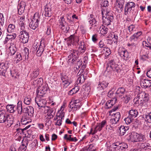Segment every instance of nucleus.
<instances>
[{
	"label": "nucleus",
	"instance_id": "1",
	"mask_svg": "<svg viewBox=\"0 0 151 151\" xmlns=\"http://www.w3.org/2000/svg\"><path fill=\"white\" fill-rule=\"evenodd\" d=\"M102 15V23L104 25L109 26L113 20V16L111 12L106 8L102 9L101 12Z\"/></svg>",
	"mask_w": 151,
	"mask_h": 151
},
{
	"label": "nucleus",
	"instance_id": "2",
	"mask_svg": "<svg viewBox=\"0 0 151 151\" xmlns=\"http://www.w3.org/2000/svg\"><path fill=\"white\" fill-rule=\"evenodd\" d=\"M5 123L6 126L10 127L13 124L12 118L7 114L5 110H0V123Z\"/></svg>",
	"mask_w": 151,
	"mask_h": 151
},
{
	"label": "nucleus",
	"instance_id": "3",
	"mask_svg": "<svg viewBox=\"0 0 151 151\" xmlns=\"http://www.w3.org/2000/svg\"><path fill=\"white\" fill-rule=\"evenodd\" d=\"M149 100V95L145 91L142 92L137 97L135 98L134 101L136 104H138L141 106H145Z\"/></svg>",
	"mask_w": 151,
	"mask_h": 151
},
{
	"label": "nucleus",
	"instance_id": "4",
	"mask_svg": "<svg viewBox=\"0 0 151 151\" xmlns=\"http://www.w3.org/2000/svg\"><path fill=\"white\" fill-rule=\"evenodd\" d=\"M26 28L20 29L19 37L20 41L24 44L28 42L29 39L28 33L26 31Z\"/></svg>",
	"mask_w": 151,
	"mask_h": 151
},
{
	"label": "nucleus",
	"instance_id": "5",
	"mask_svg": "<svg viewBox=\"0 0 151 151\" xmlns=\"http://www.w3.org/2000/svg\"><path fill=\"white\" fill-rule=\"evenodd\" d=\"M40 21V17L38 14L35 13L30 22L29 26L30 28L35 30L37 28L39 25V22Z\"/></svg>",
	"mask_w": 151,
	"mask_h": 151
},
{
	"label": "nucleus",
	"instance_id": "6",
	"mask_svg": "<svg viewBox=\"0 0 151 151\" xmlns=\"http://www.w3.org/2000/svg\"><path fill=\"white\" fill-rule=\"evenodd\" d=\"M130 139L133 142H144L146 140L145 136L141 133H134L131 136Z\"/></svg>",
	"mask_w": 151,
	"mask_h": 151
},
{
	"label": "nucleus",
	"instance_id": "7",
	"mask_svg": "<svg viewBox=\"0 0 151 151\" xmlns=\"http://www.w3.org/2000/svg\"><path fill=\"white\" fill-rule=\"evenodd\" d=\"M68 62L73 63L78 57V52L77 50H71L69 52Z\"/></svg>",
	"mask_w": 151,
	"mask_h": 151
},
{
	"label": "nucleus",
	"instance_id": "8",
	"mask_svg": "<svg viewBox=\"0 0 151 151\" xmlns=\"http://www.w3.org/2000/svg\"><path fill=\"white\" fill-rule=\"evenodd\" d=\"M136 4L135 3L132 1L129 2L125 4L124 9V14L125 15L129 14V12L132 10V8L135 7Z\"/></svg>",
	"mask_w": 151,
	"mask_h": 151
},
{
	"label": "nucleus",
	"instance_id": "9",
	"mask_svg": "<svg viewBox=\"0 0 151 151\" xmlns=\"http://www.w3.org/2000/svg\"><path fill=\"white\" fill-rule=\"evenodd\" d=\"M60 78L62 81L63 84L64 86L69 85L71 82L70 76H67L65 73L60 74Z\"/></svg>",
	"mask_w": 151,
	"mask_h": 151
},
{
	"label": "nucleus",
	"instance_id": "10",
	"mask_svg": "<svg viewBox=\"0 0 151 151\" xmlns=\"http://www.w3.org/2000/svg\"><path fill=\"white\" fill-rule=\"evenodd\" d=\"M130 42L127 44L129 49L132 52H134L138 48L139 45L138 41H130Z\"/></svg>",
	"mask_w": 151,
	"mask_h": 151
},
{
	"label": "nucleus",
	"instance_id": "11",
	"mask_svg": "<svg viewBox=\"0 0 151 151\" xmlns=\"http://www.w3.org/2000/svg\"><path fill=\"white\" fill-rule=\"evenodd\" d=\"M48 88L47 85H45L41 88H38L37 92V96L40 97H42L46 93L48 90Z\"/></svg>",
	"mask_w": 151,
	"mask_h": 151
},
{
	"label": "nucleus",
	"instance_id": "12",
	"mask_svg": "<svg viewBox=\"0 0 151 151\" xmlns=\"http://www.w3.org/2000/svg\"><path fill=\"white\" fill-rule=\"evenodd\" d=\"M124 1V0H116V3L114 5V9L116 10H120L122 11Z\"/></svg>",
	"mask_w": 151,
	"mask_h": 151
},
{
	"label": "nucleus",
	"instance_id": "13",
	"mask_svg": "<svg viewBox=\"0 0 151 151\" xmlns=\"http://www.w3.org/2000/svg\"><path fill=\"white\" fill-rule=\"evenodd\" d=\"M125 91V89L123 87L119 88L117 90L115 94V95L114 97H115L117 100L119 98H120L124 95Z\"/></svg>",
	"mask_w": 151,
	"mask_h": 151
},
{
	"label": "nucleus",
	"instance_id": "14",
	"mask_svg": "<svg viewBox=\"0 0 151 151\" xmlns=\"http://www.w3.org/2000/svg\"><path fill=\"white\" fill-rule=\"evenodd\" d=\"M23 112L27 114L29 116V117H31L34 113V108L31 106H28L24 108Z\"/></svg>",
	"mask_w": 151,
	"mask_h": 151
},
{
	"label": "nucleus",
	"instance_id": "15",
	"mask_svg": "<svg viewBox=\"0 0 151 151\" xmlns=\"http://www.w3.org/2000/svg\"><path fill=\"white\" fill-rule=\"evenodd\" d=\"M138 146L140 149L144 150H151V146L150 144L146 142L139 143Z\"/></svg>",
	"mask_w": 151,
	"mask_h": 151
},
{
	"label": "nucleus",
	"instance_id": "16",
	"mask_svg": "<svg viewBox=\"0 0 151 151\" xmlns=\"http://www.w3.org/2000/svg\"><path fill=\"white\" fill-rule=\"evenodd\" d=\"M43 12L44 15L46 17H50L52 15L51 9L50 4H47L45 7Z\"/></svg>",
	"mask_w": 151,
	"mask_h": 151
},
{
	"label": "nucleus",
	"instance_id": "17",
	"mask_svg": "<svg viewBox=\"0 0 151 151\" xmlns=\"http://www.w3.org/2000/svg\"><path fill=\"white\" fill-rule=\"evenodd\" d=\"M68 39L70 42L74 45L78 44L79 41V37L74 34L71 35Z\"/></svg>",
	"mask_w": 151,
	"mask_h": 151
},
{
	"label": "nucleus",
	"instance_id": "18",
	"mask_svg": "<svg viewBox=\"0 0 151 151\" xmlns=\"http://www.w3.org/2000/svg\"><path fill=\"white\" fill-rule=\"evenodd\" d=\"M35 101L38 107H40V109L44 106L46 103L44 99H40L39 97L35 99Z\"/></svg>",
	"mask_w": 151,
	"mask_h": 151
},
{
	"label": "nucleus",
	"instance_id": "19",
	"mask_svg": "<svg viewBox=\"0 0 151 151\" xmlns=\"http://www.w3.org/2000/svg\"><path fill=\"white\" fill-rule=\"evenodd\" d=\"M108 83L105 81H103L102 82H99L97 87L98 90H102L106 88L108 85Z\"/></svg>",
	"mask_w": 151,
	"mask_h": 151
},
{
	"label": "nucleus",
	"instance_id": "20",
	"mask_svg": "<svg viewBox=\"0 0 151 151\" xmlns=\"http://www.w3.org/2000/svg\"><path fill=\"white\" fill-rule=\"evenodd\" d=\"M149 80L142 78H140V85L142 88H147L149 87Z\"/></svg>",
	"mask_w": 151,
	"mask_h": 151
},
{
	"label": "nucleus",
	"instance_id": "21",
	"mask_svg": "<svg viewBox=\"0 0 151 151\" xmlns=\"http://www.w3.org/2000/svg\"><path fill=\"white\" fill-rule=\"evenodd\" d=\"M26 4L24 3H21L18 6V12L19 14L21 15L24 12Z\"/></svg>",
	"mask_w": 151,
	"mask_h": 151
},
{
	"label": "nucleus",
	"instance_id": "22",
	"mask_svg": "<svg viewBox=\"0 0 151 151\" xmlns=\"http://www.w3.org/2000/svg\"><path fill=\"white\" fill-rule=\"evenodd\" d=\"M118 146L117 148H119V151H125L126 150L128 147L127 144L124 142H118Z\"/></svg>",
	"mask_w": 151,
	"mask_h": 151
},
{
	"label": "nucleus",
	"instance_id": "23",
	"mask_svg": "<svg viewBox=\"0 0 151 151\" xmlns=\"http://www.w3.org/2000/svg\"><path fill=\"white\" fill-rule=\"evenodd\" d=\"M117 99L115 97L112 98V99L110 101H108L106 104L105 108L107 109H109L111 108L112 106L116 102Z\"/></svg>",
	"mask_w": 151,
	"mask_h": 151
},
{
	"label": "nucleus",
	"instance_id": "24",
	"mask_svg": "<svg viewBox=\"0 0 151 151\" xmlns=\"http://www.w3.org/2000/svg\"><path fill=\"white\" fill-rule=\"evenodd\" d=\"M16 37V35L15 33H12V34H7L4 42V43H6L9 41H12L15 39Z\"/></svg>",
	"mask_w": 151,
	"mask_h": 151
},
{
	"label": "nucleus",
	"instance_id": "25",
	"mask_svg": "<svg viewBox=\"0 0 151 151\" xmlns=\"http://www.w3.org/2000/svg\"><path fill=\"white\" fill-rule=\"evenodd\" d=\"M97 30L102 35H104L107 33L108 29L105 26H102L100 27Z\"/></svg>",
	"mask_w": 151,
	"mask_h": 151
},
{
	"label": "nucleus",
	"instance_id": "26",
	"mask_svg": "<svg viewBox=\"0 0 151 151\" xmlns=\"http://www.w3.org/2000/svg\"><path fill=\"white\" fill-rule=\"evenodd\" d=\"M142 34V32L141 31H139L136 33L134 34L130 38V41H137V40L139 37Z\"/></svg>",
	"mask_w": 151,
	"mask_h": 151
},
{
	"label": "nucleus",
	"instance_id": "27",
	"mask_svg": "<svg viewBox=\"0 0 151 151\" xmlns=\"http://www.w3.org/2000/svg\"><path fill=\"white\" fill-rule=\"evenodd\" d=\"M129 115L133 119L136 117L138 114L137 110L134 109H132L128 111Z\"/></svg>",
	"mask_w": 151,
	"mask_h": 151
},
{
	"label": "nucleus",
	"instance_id": "28",
	"mask_svg": "<svg viewBox=\"0 0 151 151\" xmlns=\"http://www.w3.org/2000/svg\"><path fill=\"white\" fill-rule=\"evenodd\" d=\"M129 129L128 127H125L124 126H121L119 129L120 134L121 136L124 135L128 131Z\"/></svg>",
	"mask_w": 151,
	"mask_h": 151
},
{
	"label": "nucleus",
	"instance_id": "29",
	"mask_svg": "<svg viewBox=\"0 0 151 151\" xmlns=\"http://www.w3.org/2000/svg\"><path fill=\"white\" fill-rule=\"evenodd\" d=\"M106 123V121L105 120H104L101 123L99 124L95 128V131L97 132L98 130L99 131L101 130L102 128L105 125Z\"/></svg>",
	"mask_w": 151,
	"mask_h": 151
},
{
	"label": "nucleus",
	"instance_id": "30",
	"mask_svg": "<svg viewBox=\"0 0 151 151\" xmlns=\"http://www.w3.org/2000/svg\"><path fill=\"white\" fill-rule=\"evenodd\" d=\"M25 17L22 16L20 17V22L19 23V25L20 29H23L26 27V24L24 23V21Z\"/></svg>",
	"mask_w": 151,
	"mask_h": 151
},
{
	"label": "nucleus",
	"instance_id": "31",
	"mask_svg": "<svg viewBox=\"0 0 151 151\" xmlns=\"http://www.w3.org/2000/svg\"><path fill=\"white\" fill-rule=\"evenodd\" d=\"M7 32L9 33H12L15 31V25L13 24H10L7 29Z\"/></svg>",
	"mask_w": 151,
	"mask_h": 151
},
{
	"label": "nucleus",
	"instance_id": "32",
	"mask_svg": "<svg viewBox=\"0 0 151 151\" xmlns=\"http://www.w3.org/2000/svg\"><path fill=\"white\" fill-rule=\"evenodd\" d=\"M29 53V49L27 47H25L23 50L22 53L23 55V57L25 59L28 58Z\"/></svg>",
	"mask_w": 151,
	"mask_h": 151
},
{
	"label": "nucleus",
	"instance_id": "33",
	"mask_svg": "<svg viewBox=\"0 0 151 151\" xmlns=\"http://www.w3.org/2000/svg\"><path fill=\"white\" fill-rule=\"evenodd\" d=\"M120 55L121 57L125 60L127 59V58L129 56L128 51L125 50L121 51L120 53Z\"/></svg>",
	"mask_w": 151,
	"mask_h": 151
},
{
	"label": "nucleus",
	"instance_id": "34",
	"mask_svg": "<svg viewBox=\"0 0 151 151\" xmlns=\"http://www.w3.org/2000/svg\"><path fill=\"white\" fill-rule=\"evenodd\" d=\"M44 48L43 46L41 44H40L39 46L36 51V55L38 56H40L43 52L44 51Z\"/></svg>",
	"mask_w": 151,
	"mask_h": 151
},
{
	"label": "nucleus",
	"instance_id": "35",
	"mask_svg": "<svg viewBox=\"0 0 151 151\" xmlns=\"http://www.w3.org/2000/svg\"><path fill=\"white\" fill-rule=\"evenodd\" d=\"M14 108H15L13 104L7 105L6 107L7 111L10 113L14 112L15 111Z\"/></svg>",
	"mask_w": 151,
	"mask_h": 151
},
{
	"label": "nucleus",
	"instance_id": "36",
	"mask_svg": "<svg viewBox=\"0 0 151 151\" xmlns=\"http://www.w3.org/2000/svg\"><path fill=\"white\" fill-rule=\"evenodd\" d=\"M4 18L2 14L0 13V36L2 35V31L1 28V26H2L4 23Z\"/></svg>",
	"mask_w": 151,
	"mask_h": 151
},
{
	"label": "nucleus",
	"instance_id": "37",
	"mask_svg": "<svg viewBox=\"0 0 151 151\" xmlns=\"http://www.w3.org/2000/svg\"><path fill=\"white\" fill-rule=\"evenodd\" d=\"M60 27L63 30L65 28V26L66 24V22L65 21L63 17H61L59 20Z\"/></svg>",
	"mask_w": 151,
	"mask_h": 151
},
{
	"label": "nucleus",
	"instance_id": "38",
	"mask_svg": "<svg viewBox=\"0 0 151 151\" xmlns=\"http://www.w3.org/2000/svg\"><path fill=\"white\" fill-rule=\"evenodd\" d=\"M31 121L27 119L26 117L25 116H24L22 117L21 119V124L22 125H26L27 124L30 122Z\"/></svg>",
	"mask_w": 151,
	"mask_h": 151
},
{
	"label": "nucleus",
	"instance_id": "39",
	"mask_svg": "<svg viewBox=\"0 0 151 151\" xmlns=\"http://www.w3.org/2000/svg\"><path fill=\"white\" fill-rule=\"evenodd\" d=\"M147 42L145 41H143L142 42V45L144 47H148L150 44H151V37H148L147 39Z\"/></svg>",
	"mask_w": 151,
	"mask_h": 151
},
{
	"label": "nucleus",
	"instance_id": "40",
	"mask_svg": "<svg viewBox=\"0 0 151 151\" xmlns=\"http://www.w3.org/2000/svg\"><path fill=\"white\" fill-rule=\"evenodd\" d=\"M86 79V78L83 74L81 75L78 78L77 82L78 83L82 84Z\"/></svg>",
	"mask_w": 151,
	"mask_h": 151
},
{
	"label": "nucleus",
	"instance_id": "41",
	"mask_svg": "<svg viewBox=\"0 0 151 151\" xmlns=\"http://www.w3.org/2000/svg\"><path fill=\"white\" fill-rule=\"evenodd\" d=\"M79 90V87L78 86H76L70 90L68 94L70 95H72L74 93H76L78 92Z\"/></svg>",
	"mask_w": 151,
	"mask_h": 151
},
{
	"label": "nucleus",
	"instance_id": "42",
	"mask_svg": "<svg viewBox=\"0 0 151 151\" xmlns=\"http://www.w3.org/2000/svg\"><path fill=\"white\" fill-rule=\"evenodd\" d=\"M93 15L92 14L90 15V17L88 19V22H89V24H91V25L95 24L97 22L95 18L93 17Z\"/></svg>",
	"mask_w": 151,
	"mask_h": 151
},
{
	"label": "nucleus",
	"instance_id": "43",
	"mask_svg": "<svg viewBox=\"0 0 151 151\" xmlns=\"http://www.w3.org/2000/svg\"><path fill=\"white\" fill-rule=\"evenodd\" d=\"M43 83L42 79L41 78H37V79L34 81L33 84L34 85L37 84V85L40 86Z\"/></svg>",
	"mask_w": 151,
	"mask_h": 151
},
{
	"label": "nucleus",
	"instance_id": "44",
	"mask_svg": "<svg viewBox=\"0 0 151 151\" xmlns=\"http://www.w3.org/2000/svg\"><path fill=\"white\" fill-rule=\"evenodd\" d=\"M31 126L30 125H28L27 126H26L23 129H21L19 128L17 129V133H20V134H22H22L24 133L23 131L24 130H26L29 128Z\"/></svg>",
	"mask_w": 151,
	"mask_h": 151
},
{
	"label": "nucleus",
	"instance_id": "45",
	"mask_svg": "<svg viewBox=\"0 0 151 151\" xmlns=\"http://www.w3.org/2000/svg\"><path fill=\"white\" fill-rule=\"evenodd\" d=\"M114 116V119H115L116 121L119 122L120 119L121 118V115L119 112H117L115 113H114L112 114Z\"/></svg>",
	"mask_w": 151,
	"mask_h": 151
},
{
	"label": "nucleus",
	"instance_id": "46",
	"mask_svg": "<svg viewBox=\"0 0 151 151\" xmlns=\"http://www.w3.org/2000/svg\"><path fill=\"white\" fill-rule=\"evenodd\" d=\"M64 116L63 114H60L59 116H58L59 118H61V119H58L55 123V125L59 126H60L62 124V119L64 117Z\"/></svg>",
	"mask_w": 151,
	"mask_h": 151
},
{
	"label": "nucleus",
	"instance_id": "47",
	"mask_svg": "<svg viewBox=\"0 0 151 151\" xmlns=\"http://www.w3.org/2000/svg\"><path fill=\"white\" fill-rule=\"evenodd\" d=\"M55 112L54 111V110L52 109H51L47 113V115L48 116L50 117V118H53L55 115Z\"/></svg>",
	"mask_w": 151,
	"mask_h": 151
},
{
	"label": "nucleus",
	"instance_id": "48",
	"mask_svg": "<svg viewBox=\"0 0 151 151\" xmlns=\"http://www.w3.org/2000/svg\"><path fill=\"white\" fill-rule=\"evenodd\" d=\"M133 119V118L128 115L127 118L124 119V120L125 121L126 124H128L132 122Z\"/></svg>",
	"mask_w": 151,
	"mask_h": 151
},
{
	"label": "nucleus",
	"instance_id": "49",
	"mask_svg": "<svg viewBox=\"0 0 151 151\" xmlns=\"http://www.w3.org/2000/svg\"><path fill=\"white\" fill-rule=\"evenodd\" d=\"M3 67H0V75L4 76L7 68L6 67H4V68Z\"/></svg>",
	"mask_w": 151,
	"mask_h": 151
},
{
	"label": "nucleus",
	"instance_id": "50",
	"mask_svg": "<svg viewBox=\"0 0 151 151\" xmlns=\"http://www.w3.org/2000/svg\"><path fill=\"white\" fill-rule=\"evenodd\" d=\"M130 98L129 95H125L124 96L123 98H122V100L124 101V102L127 104L129 101Z\"/></svg>",
	"mask_w": 151,
	"mask_h": 151
},
{
	"label": "nucleus",
	"instance_id": "51",
	"mask_svg": "<svg viewBox=\"0 0 151 151\" xmlns=\"http://www.w3.org/2000/svg\"><path fill=\"white\" fill-rule=\"evenodd\" d=\"M79 48L82 50L81 52H84L86 50V47L84 46V42H80Z\"/></svg>",
	"mask_w": 151,
	"mask_h": 151
},
{
	"label": "nucleus",
	"instance_id": "52",
	"mask_svg": "<svg viewBox=\"0 0 151 151\" xmlns=\"http://www.w3.org/2000/svg\"><path fill=\"white\" fill-rule=\"evenodd\" d=\"M10 51V55H13L14 54L16 51V48L15 47H9Z\"/></svg>",
	"mask_w": 151,
	"mask_h": 151
},
{
	"label": "nucleus",
	"instance_id": "53",
	"mask_svg": "<svg viewBox=\"0 0 151 151\" xmlns=\"http://www.w3.org/2000/svg\"><path fill=\"white\" fill-rule=\"evenodd\" d=\"M145 120L148 123H151V112L148 114L145 115Z\"/></svg>",
	"mask_w": 151,
	"mask_h": 151
},
{
	"label": "nucleus",
	"instance_id": "54",
	"mask_svg": "<svg viewBox=\"0 0 151 151\" xmlns=\"http://www.w3.org/2000/svg\"><path fill=\"white\" fill-rule=\"evenodd\" d=\"M104 50L106 52V56H108L111 54V52L110 49L108 47H104Z\"/></svg>",
	"mask_w": 151,
	"mask_h": 151
},
{
	"label": "nucleus",
	"instance_id": "55",
	"mask_svg": "<svg viewBox=\"0 0 151 151\" xmlns=\"http://www.w3.org/2000/svg\"><path fill=\"white\" fill-rule=\"evenodd\" d=\"M31 99L29 97H26L24 100V103L27 105H29L31 103Z\"/></svg>",
	"mask_w": 151,
	"mask_h": 151
},
{
	"label": "nucleus",
	"instance_id": "56",
	"mask_svg": "<svg viewBox=\"0 0 151 151\" xmlns=\"http://www.w3.org/2000/svg\"><path fill=\"white\" fill-rule=\"evenodd\" d=\"M15 58L17 59V61H20L22 59V56L21 53L19 52H17L16 53Z\"/></svg>",
	"mask_w": 151,
	"mask_h": 151
},
{
	"label": "nucleus",
	"instance_id": "57",
	"mask_svg": "<svg viewBox=\"0 0 151 151\" xmlns=\"http://www.w3.org/2000/svg\"><path fill=\"white\" fill-rule=\"evenodd\" d=\"M101 5V6L105 7V8H106V9H106L105 7L109 5V2L107 1L106 0H102ZM104 9V8H102V9Z\"/></svg>",
	"mask_w": 151,
	"mask_h": 151
},
{
	"label": "nucleus",
	"instance_id": "58",
	"mask_svg": "<svg viewBox=\"0 0 151 151\" xmlns=\"http://www.w3.org/2000/svg\"><path fill=\"white\" fill-rule=\"evenodd\" d=\"M148 51L147 49H142L141 52L140 54L141 55H148Z\"/></svg>",
	"mask_w": 151,
	"mask_h": 151
},
{
	"label": "nucleus",
	"instance_id": "59",
	"mask_svg": "<svg viewBox=\"0 0 151 151\" xmlns=\"http://www.w3.org/2000/svg\"><path fill=\"white\" fill-rule=\"evenodd\" d=\"M92 40L94 43H96L98 40V36L96 34H94L92 37Z\"/></svg>",
	"mask_w": 151,
	"mask_h": 151
},
{
	"label": "nucleus",
	"instance_id": "60",
	"mask_svg": "<svg viewBox=\"0 0 151 151\" xmlns=\"http://www.w3.org/2000/svg\"><path fill=\"white\" fill-rule=\"evenodd\" d=\"M128 29L129 32L132 33V31L136 30V28L133 25H131L128 27Z\"/></svg>",
	"mask_w": 151,
	"mask_h": 151
},
{
	"label": "nucleus",
	"instance_id": "61",
	"mask_svg": "<svg viewBox=\"0 0 151 151\" xmlns=\"http://www.w3.org/2000/svg\"><path fill=\"white\" fill-rule=\"evenodd\" d=\"M39 46V45L36 44V45H34L33 46L32 48V52L33 53H35L36 52V51L37 50V49Z\"/></svg>",
	"mask_w": 151,
	"mask_h": 151
},
{
	"label": "nucleus",
	"instance_id": "62",
	"mask_svg": "<svg viewBox=\"0 0 151 151\" xmlns=\"http://www.w3.org/2000/svg\"><path fill=\"white\" fill-rule=\"evenodd\" d=\"M80 107L79 104H74L73 106H72V109H73V111H76L77 109H79Z\"/></svg>",
	"mask_w": 151,
	"mask_h": 151
},
{
	"label": "nucleus",
	"instance_id": "63",
	"mask_svg": "<svg viewBox=\"0 0 151 151\" xmlns=\"http://www.w3.org/2000/svg\"><path fill=\"white\" fill-rule=\"evenodd\" d=\"M86 147L88 148L89 151H95V149L92 144L90 145L88 147Z\"/></svg>",
	"mask_w": 151,
	"mask_h": 151
},
{
	"label": "nucleus",
	"instance_id": "64",
	"mask_svg": "<svg viewBox=\"0 0 151 151\" xmlns=\"http://www.w3.org/2000/svg\"><path fill=\"white\" fill-rule=\"evenodd\" d=\"M98 45L99 47L101 48H104L105 47V45L104 44V42L102 41L101 40L98 44Z\"/></svg>",
	"mask_w": 151,
	"mask_h": 151
}]
</instances>
